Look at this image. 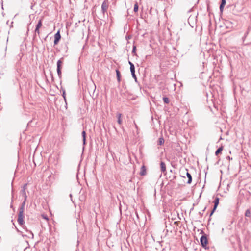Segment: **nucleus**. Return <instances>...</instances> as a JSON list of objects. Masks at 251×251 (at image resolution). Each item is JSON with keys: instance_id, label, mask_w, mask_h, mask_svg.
I'll use <instances>...</instances> for the list:
<instances>
[{"instance_id": "33", "label": "nucleus", "mask_w": 251, "mask_h": 251, "mask_svg": "<svg viewBox=\"0 0 251 251\" xmlns=\"http://www.w3.org/2000/svg\"><path fill=\"white\" fill-rule=\"evenodd\" d=\"M205 209H206V207L204 208V209L203 211H204Z\"/></svg>"}, {"instance_id": "8", "label": "nucleus", "mask_w": 251, "mask_h": 251, "mask_svg": "<svg viewBox=\"0 0 251 251\" xmlns=\"http://www.w3.org/2000/svg\"><path fill=\"white\" fill-rule=\"evenodd\" d=\"M160 169L161 171L164 174L166 173V164L162 161L160 162Z\"/></svg>"}, {"instance_id": "12", "label": "nucleus", "mask_w": 251, "mask_h": 251, "mask_svg": "<svg viewBox=\"0 0 251 251\" xmlns=\"http://www.w3.org/2000/svg\"><path fill=\"white\" fill-rule=\"evenodd\" d=\"M86 133L85 131H83L82 132V136L83 138V146H85L86 144Z\"/></svg>"}, {"instance_id": "11", "label": "nucleus", "mask_w": 251, "mask_h": 251, "mask_svg": "<svg viewBox=\"0 0 251 251\" xmlns=\"http://www.w3.org/2000/svg\"><path fill=\"white\" fill-rule=\"evenodd\" d=\"M63 59V58L58 60L57 62V69H58V67L59 68V69H61L62 68V65L63 64L62 60Z\"/></svg>"}, {"instance_id": "15", "label": "nucleus", "mask_w": 251, "mask_h": 251, "mask_svg": "<svg viewBox=\"0 0 251 251\" xmlns=\"http://www.w3.org/2000/svg\"><path fill=\"white\" fill-rule=\"evenodd\" d=\"M116 76L118 81L119 82L121 80V74L118 70H116Z\"/></svg>"}, {"instance_id": "17", "label": "nucleus", "mask_w": 251, "mask_h": 251, "mask_svg": "<svg viewBox=\"0 0 251 251\" xmlns=\"http://www.w3.org/2000/svg\"><path fill=\"white\" fill-rule=\"evenodd\" d=\"M164 143V140L163 138L161 137L159 138L158 144L159 145H162Z\"/></svg>"}, {"instance_id": "4", "label": "nucleus", "mask_w": 251, "mask_h": 251, "mask_svg": "<svg viewBox=\"0 0 251 251\" xmlns=\"http://www.w3.org/2000/svg\"><path fill=\"white\" fill-rule=\"evenodd\" d=\"M219 198L216 197L215 198V199L214 200V207H213L212 210L211 211V212L210 214V216H211L214 213V211L216 209V208L219 204Z\"/></svg>"}, {"instance_id": "2", "label": "nucleus", "mask_w": 251, "mask_h": 251, "mask_svg": "<svg viewBox=\"0 0 251 251\" xmlns=\"http://www.w3.org/2000/svg\"><path fill=\"white\" fill-rule=\"evenodd\" d=\"M109 6L108 0H104L101 5V10L103 14L107 12Z\"/></svg>"}, {"instance_id": "1", "label": "nucleus", "mask_w": 251, "mask_h": 251, "mask_svg": "<svg viewBox=\"0 0 251 251\" xmlns=\"http://www.w3.org/2000/svg\"><path fill=\"white\" fill-rule=\"evenodd\" d=\"M24 218H25L24 211H19L18 217V220H17L19 224L24 229H25V230H26V231H27V229L26 227L24 225V223H25L24 220Z\"/></svg>"}, {"instance_id": "19", "label": "nucleus", "mask_w": 251, "mask_h": 251, "mask_svg": "<svg viewBox=\"0 0 251 251\" xmlns=\"http://www.w3.org/2000/svg\"><path fill=\"white\" fill-rule=\"evenodd\" d=\"M245 215L246 217H250L251 215V211H250V210H247L245 212Z\"/></svg>"}, {"instance_id": "7", "label": "nucleus", "mask_w": 251, "mask_h": 251, "mask_svg": "<svg viewBox=\"0 0 251 251\" xmlns=\"http://www.w3.org/2000/svg\"><path fill=\"white\" fill-rule=\"evenodd\" d=\"M130 71H131L132 77L135 79V81L136 82H137V77H136V76L135 74V67H134V66L131 65V68H130Z\"/></svg>"}, {"instance_id": "27", "label": "nucleus", "mask_w": 251, "mask_h": 251, "mask_svg": "<svg viewBox=\"0 0 251 251\" xmlns=\"http://www.w3.org/2000/svg\"><path fill=\"white\" fill-rule=\"evenodd\" d=\"M129 64L130 65V68H131V65L134 66V64L132 62H131L130 61H129Z\"/></svg>"}, {"instance_id": "16", "label": "nucleus", "mask_w": 251, "mask_h": 251, "mask_svg": "<svg viewBox=\"0 0 251 251\" xmlns=\"http://www.w3.org/2000/svg\"><path fill=\"white\" fill-rule=\"evenodd\" d=\"M223 148L222 146L219 147L217 150V151H216L215 152V155H218L219 153H220L222 151H223Z\"/></svg>"}, {"instance_id": "10", "label": "nucleus", "mask_w": 251, "mask_h": 251, "mask_svg": "<svg viewBox=\"0 0 251 251\" xmlns=\"http://www.w3.org/2000/svg\"><path fill=\"white\" fill-rule=\"evenodd\" d=\"M186 176L188 178L187 183L190 184L192 182V177L191 174L188 171L186 173Z\"/></svg>"}, {"instance_id": "30", "label": "nucleus", "mask_w": 251, "mask_h": 251, "mask_svg": "<svg viewBox=\"0 0 251 251\" xmlns=\"http://www.w3.org/2000/svg\"><path fill=\"white\" fill-rule=\"evenodd\" d=\"M134 124H135V126L136 128H138V127H137V125L136 124V123H134Z\"/></svg>"}, {"instance_id": "32", "label": "nucleus", "mask_w": 251, "mask_h": 251, "mask_svg": "<svg viewBox=\"0 0 251 251\" xmlns=\"http://www.w3.org/2000/svg\"><path fill=\"white\" fill-rule=\"evenodd\" d=\"M30 232V233L31 234V235H32V236H33V233H32L31 232Z\"/></svg>"}, {"instance_id": "14", "label": "nucleus", "mask_w": 251, "mask_h": 251, "mask_svg": "<svg viewBox=\"0 0 251 251\" xmlns=\"http://www.w3.org/2000/svg\"><path fill=\"white\" fill-rule=\"evenodd\" d=\"M25 200H24V201L22 202L21 206L20 207V208H19V211H24V210H25Z\"/></svg>"}, {"instance_id": "18", "label": "nucleus", "mask_w": 251, "mask_h": 251, "mask_svg": "<svg viewBox=\"0 0 251 251\" xmlns=\"http://www.w3.org/2000/svg\"><path fill=\"white\" fill-rule=\"evenodd\" d=\"M21 193H22V194L23 195H24V197L25 198V201H26V199H27V196L26 195L25 189V188H23V189L21 191Z\"/></svg>"}, {"instance_id": "25", "label": "nucleus", "mask_w": 251, "mask_h": 251, "mask_svg": "<svg viewBox=\"0 0 251 251\" xmlns=\"http://www.w3.org/2000/svg\"><path fill=\"white\" fill-rule=\"evenodd\" d=\"M136 46H134L133 47V49H132V53H135V51H136Z\"/></svg>"}, {"instance_id": "26", "label": "nucleus", "mask_w": 251, "mask_h": 251, "mask_svg": "<svg viewBox=\"0 0 251 251\" xmlns=\"http://www.w3.org/2000/svg\"><path fill=\"white\" fill-rule=\"evenodd\" d=\"M224 6L223 5H220V11H223V8H224Z\"/></svg>"}, {"instance_id": "23", "label": "nucleus", "mask_w": 251, "mask_h": 251, "mask_svg": "<svg viewBox=\"0 0 251 251\" xmlns=\"http://www.w3.org/2000/svg\"><path fill=\"white\" fill-rule=\"evenodd\" d=\"M62 96L64 99V100L66 101V94H65V90H63Z\"/></svg>"}, {"instance_id": "13", "label": "nucleus", "mask_w": 251, "mask_h": 251, "mask_svg": "<svg viewBox=\"0 0 251 251\" xmlns=\"http://www.w3.org/2000/svg\"><path fill=\"white\" fill-rule=\"evenodd\" d=\"M121 116H122V114L119 113L117 114V122L119 124V125H121L122 124V119H121Z\"/></svg>"}, {"instance_id": "22", "label": "nucleus", "mask_w": 251, "mask_h": 251, "mask_svg": "<svg viewBox=\"0 0 251 251\" xmlns=\"http://www.w3.org/2000/svg\"><path fill=\"white\" fill-rule=\"evenodd\" d=\"M57 72L59 77L61 78V69H59V68L58 67V69H57Z\"/></svg>"}, {"instance_id": "21", "label": "nucleus", "mask_w": 251, "mask_h": 251, "mask_svg": "<svg viewBox=\"0 0 251 251\" xmlns=\"http://www.w3.org/2000/svg\"><path fill=\"white\" fill-rule=\"evenodd\" d=\"M138 10V5L137 3H136L134 6V11L136 12Z\"/></svg>"}, {"instance_id": "20", "label": "nucleus", "mask_w": 251, "mask_h": 251, "mask_svg": "<svg viewBox=\"0 0 251 251\" xmlns=\"http://www.w3.org/2000/svg\"><path fill=\"white\" fill-rule=\"evenodd\" d=\"M163 101L164 102V103H165L166 104H168L169 102V100L167 97H164L163 98Z\"/></svg>"}, {"instance_id": "9", "label": "nucleus", "mask_w": 251, "mask_h": 251, "mask_svg": "<svg viewBox=\"0 0 251 251\" xmlns=\"http://www.w3.org/2000/svg\"><path fill=\"white\" fill-rule=\"evenodd\" d=\"M146 168L145 165H143L140 169V175L142 176H145L146 175Z\"/></svg>"}, {"instance_id": "31", "label": "nucleus", "mask_w": 251, "mask_h": 251, "mask_svg": "<svg viewBox=\"0 0 251 251\" xmlns=\"http://www.w3.org/2000/svg\"><path fill=\"white\" fill-rule=\"evenodd\" d=\"M44 218L47 220H48V218H47L46 216H44Z\"/></svg>"}, {"instance_id": "6", "label": "nucleus", "mask_w": 251, "mask_h": 251, "mask_svg": "<svg viewBox=\"0 0 251 251\" xmlns=\"http://www.w3.org/2000/svg\"><path fill=\"white\" fill-rule=\"evenodd\" d=\"M60 39H61V35L60 34V32H59V31H58L56 33H55L54 35V45H57Z\"/></svg>"}, {"instance_id": "29", "label": "nucleus", "mask_w": 251, "mask_h": 251, "mask_svg": "<svg viewBox=\"0 0 251 251\" xmlns=\"http://www.w3.org/2000/svg\"><path fill=\"white\" fill-rule=\"evenodd\" d=\"M16 230L18 232H21L17 228H16Z\"/></svg>"}, {"instance_id": "3", "label": "nucleus", "mask_w": 251, "mask_h": 251, "mask_svg": "<svg viewBox=\"0 0 251 251\" xmlns=\"http://www.w3.org/2000/svg\"><path fill=\"white\" fill-rule=\"evenodd\" d=\"M200 242L202 247L206 248V245L208 244V240L205 235H202L201 237Z\"/></svg>"}, {"instance_id": "34", "label": "nucleus", "mask_w": 251, "mask_h": 251, "mask_svg": "<svg viewBox=\"0 0 251 251\" xmlns=\"http://www.w3.org/2000/svg\"><path fill=\"white\" fill-rule=\"evenodd\" d=\"M52 80L53 79V77L52 75Z\"/></svg>"}, {"instance_id": "5", "label": "nucleus", "mask_w": 251, "mask_h": 251, "mask_svg": "<svg viewBox=\"0 0 251 251\" xmlns=\"http://www.w3.org/2000/svg\"><path fill=\"white\" fill-rule=\"evenodd\" d=\"M42 20H40L37 24L36 25V28H35V34L36 35L37 33L38 34V35H39L40 34V30H39V29L42 26Z\"/></svg>"}, {"instance_id": "24", "label": "nucleus", "mask_w": 251, "mask_h": 251, "mask_svg": "<svg viewBox=\"0 0 251 251\" xmlns=\"http://www.w3.org/2000/svg\"><path fill=\"white\" fill-rule=\"evenodd\" d=\"M226 3V0H222V2L220 5H223L225 6V4Z\"/></svg>"}, {"instance_id": "28", "label": "nucleus", "mask_w": 251, "mask_h": 251, "mask_svg": "<svg viewBox=\"0 0 251 251\" xmlns=\"http://www.w3.org/2000/svg\"><path fill=\"white\" fill-rule=\"evenodd\" d=\"M27 184H25V185H24V187H23V188H25V187L26 186Z\"/></svg>"}]
</instances>
